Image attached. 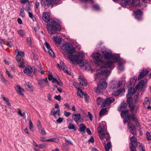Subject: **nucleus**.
<instances>
[{
	"label": "nucleus",
	"instance_id": "15",
	"mask_svg": "<svg viewBox=\"0 0 151 151\" xmlns=\"http://www.w3.org/2000/svg\"><path fill=\"white\" fill-rule=\"evenodd\" d=\"M50 14L49 12H44L42 17L43 20L46 22H48L50 21Z\"/></svg>",
	"mask_w": 151,
	"mask_h": 151
},
{
	"label": "nucleus",
	"instance_id": "38",
	"mask_svg": "<svg viewBox=\"0 0 151 151\" xmlns=\"http://www.w3.org/2000/svg\"><path fill=\"white\" fill-rule=\"evenodd\" d=\"M88 64L86 61L84 63V62L81 65V67L83 70L86 69L88 65Z\"/></svg>",
	"mask_w": 151,
	"mask_h": 151
},
{
	"label": "nucleus",
	"instance_id": "21",
	"mask_svg": "<svg viewBox=\"0 0 151 151\" xmlns=\"http://www.w3.org/2000/svg\"><path fill=\"white\" fill-rule=\"evenodd\" d=\"M60 110L59 109L55 111L54 109H53L52 110L51 114L55 118H57V114H58V116H60Z\"/></svg>",
	"mask_w": 151,
	"mask_h": 151
},
{
	"label": "nucleus",
	"instance_id": "33",
	"mask_svg": "<svg viewBox=\"0 0 151 151\" xmlns=\"http://www.w3.org/2000/svg\"><path fill=\"white\" fill-rule=\"evenodd\" d=\"M107 111V110L106 108L101 109L100 111L99 116H103L105 115Z\"/></svg>",
	"mask_w": 151,
	"mask_h": 151
},
{
	"label": "nucleus",
	"instance_id": "34",
	"mask_svg": "<svg viewBox=\"0 0 151 151\" xmlns=\"http://www.w3.org/2000/svg\"><path fill=\"white\" fill-rule=\"evenodd\" d=\"M79 130L81 132H83L86 129V126L83 124H81L79 125Z\"/></svg>",
	"mask_w": 151,
	"mask_h": 151
},
{
	"label": "nucleus",
	"instance_id": "27",
	"mask_svg": "<svg viewBox=\"0 0 151 151\" xmlns=\"http://www.w3.org/2000/svg\"><path fill=\"white\" fill-rule=\"evenodd\" d=\"M53 39L55 42L57 43L60 44L61 43V39L60 37L58 36H54Z\"/></svg>",
	"mask_w": 151,
	"mask_h": 151
},
{
	"label": "nucleus",
	"instance_id": "40",
	"mask_svg": "<svg viewBox=\"0 0 151 151\" xmlns=\"http://www.w3.org/2000/svg\"><path fill=\"white\" fill-rule=\"evenodd\" d=\"M3 99L6 102V104L9 106L11 105L10 103L8 98L4 97L3 95L2 96Z\"/></svg>",
	"mask_w": 151,
	"mask_h": 151
},
{
	"label": "nucleus",
	"instance_id": "61",
	"mask_svg": "<svg viewBox=\"0 0 151 151\" xmlns=\"http://www.w3.org/2000/svg\"><path fill=\"white\" fill-rule=\"evenodd\" d=\"M47 51L50 56H53V55H54V53L53 52L51 49L47 50Z\"/></svg>",
	"mask_w": 151,
	"mask_h": 151
},
{
	"label": "nucleus",
	"instance_id": "64",
	"mask_svg": "<svg viewBox=\"0 0 151 151\" xmlns=\"http://www.w3.org/2000/svg\"><path fill=\"white\" fill-rule=\"evenodd\" d=\"M54 98L60 101L61 100V96L60 95L56 96L55 95V96Z\"/></svg>",
	"mask_w": 151,
	"mask_h": 151
},
{
	"label": "nucleus",
	"instance_id": "58",
	"mask_svg": "<svg viewBox=\"0 0 151 151\" xmlns=\"http://www.w3.org/2000/svg\"><path fill=\"white\" fill-rule=\"evenodd\" d=\"M77 94L78 96H79L80 97H81L83 95V93L81 90H78L77 92Z\"/></svg>",
	"mask_w": 151,
	"mask_h": 151
},
{
	"label": "nucleus",
	"instance_id": "62",
	"mask_svg": "<svg viewBox=\"0 0 151 151\" xmlns=\"http://www.w3.org/2000/svg\"><path fill=\"white\" fill-rule=\"evenodd\" d=\"M37 124L38 129L42 127V126H41L40 121L39 120L38 121Z\"/></svg>",
	"mask_w": 151,
	"mask_h": 151
},
{
	"label": "nucleus",
	"instance_id": "31",
	"mask_svg": "<svg viewBox=\"0 0 151 151\" xmlns=\"http://www.w3.org/2000/svg\"><path fill=\"white\" fill-rule=\"evenodd\" d=\"M125 91L124 89H121L119 90H118L116 92H114V93H113V94L116 96H117L123 92H124Z\"/></svg>",
	"mask_w": 151,
	"mask_h": 151
},
{
	"label": "nucleus",
	"instance_id": "23",
	"mask_svg": "<svg viewBox=\"0 0 151 151\" xmlns=\"http://www.w3.org/2000/svg\"><path fill=\"white\" fill-rule=\"evenodd\" d=\"M134 13L136 14L135 18L138 19H139L142 14V12L139 9H137L135 11Z\"/></svg>",
	"mask_w": 151,
	"mask_h": 151
},
{
	"label": "nucleus",
	"instance_id": "4",
	"mask_svg": "<svg viewBox=\"0 0 151 151\" xmlns=\"http://www.w3.org/2000/svg\"><path fill=\"white\" fill-rule=\"evenodd\" d=\"M98 133L99 137L101 140L105 138L106 141H108L110 139V136L108 133L106 132V126L105 122L101 123L98 128Z\"/></svg>",
	"mask_w": 151,
	"mask_h": 151
},
{
	"label": "nucleus",
	"instance_id": "45",
	"mask_svg": "<svg viewBox=\"0 0 151 151\" xmlns=\"http://www.w3.org/2000/svg\"><path fill=\"white\" fill-rule=\"evenodd\" d=\"M17 32L19 36L22 37H23L24 34V31L22 29H19L17 31Z\"/></svg>",
	"mask_w": 151,
	"mask_h": 151
},
{
	"label": "nucleus",
	"instance_id": "16",
	"mask_svg": "<svg viewBox=\"0 0 151 151\" xmlns=\"http://www.w3.org/2000/svg\"><path fill=\"white\" fill-rule=\"evenodd\" d=\"M72 119L74 120L76 122L83 120V119H81L80 114H73L72 116Z\"/></svg>",
	"mask_w": 151,
	"mask_h": 151
},
{
	"label": "nucleus",
	"instance_id": "19",
	"mask_svg": "<svg viewBox=\"0 0 151 151\" xmlns=\"http://www.w3.org/2000/svg\"><path fill=\"white\" fill-rule=\"evenodd\" d=\"M120 81H117L112 84L111 86V88L113 90L116 89L120 87Z\"/></svg>",
	"mask_w": 151,
	"mask_h": 151
},
{
	"label": "nucleus",
	"instance_id": "28",
	"mask_svg": "<svg viewBox=\"0 0 151 151\" xmlns=\"http://www.w3.org/2000/svg\"><path fill=\"white\" fill-rule=\"evenodd\" d=\"M26 88L29 91H32L33 90V88L31 84L28 83H26L25 85Z\"/></svg>",
	"mask_w": 151,
	"mask_h": 151
},
{
	"label": "nucleus",
	"instance_id": "49",
	"mask_svg": "<svg viewBox=\"0 0 151 151\" xmlns=\"http://www.w3.org/2000/svg\"><path fill=\"white\" fill-rule=\"evenodd\" d=\"M129 107L130 108V111L132 114L133 113L135 108V106L134 105H129Z\"/></svg>",
	"mask_w": 151,
	"mask_h": 151
},
{
	"label": "nucleus",
	"instance_id": "60",
	"mask_svg": "<svg viewBox=\"0 0 151 151\" xmlns=\"http://www.w3.org/2000/svg\"><path fill=\"white\" fill-rule=\"evenodd\" d=\"M63 120V119L62 117H59L56 120L57 122L58 123H60L62 122Z\"/></svg>",
	"mask_w": 151,
	"mask_h": 151
},
{
	"label": "nucleus",
	"instance_id": "46",
	"mask_svg": "<svg viewBox=\"0 0 151 151\" xmlns=\"http://www.w3.org/2000/svg\"><path fill=\"white\" fill-rule=\"evenodd\" d=\"M20 15L23 18H24L25 17L24 9L22 8H21L20 9Z\"/></svg>",
	"mask_w": 151,
	"mask_h": 151
},
{
	"label": "nucleus",
	"instance_id": "8",
	"mask_svg": "<svg viewBox=\"0 0 151 151\" xmlns=\"http://www.w3.org/2000/svg\"><path fill=\"white\" fill-rule=\"evenodd\" d=\"M61 48L64 51L68 52L69 54L72 53L76 51L75 48L71 45L69 43L63 44Z\"/></svg>",
	"mask_w": 151,
	"mask_h": 151
},
{
	"label": "nucleus",
	"instance_id": "48",
	"mask_svg": "<svg viewBox=\"0 0 151 151\" xmlns=\"http://www.w3.org/2000/svg\"><path fill=\"white\" fill-rule=\"evenodd\" d=\"M68 127L69 129H74L75 131L76 130V129L75 128V125L71 123H70L69 124Z\"/></svg>",
	"mask_w": 151,
	"mask_h": 151
},
{
	"label": "nucleus",
	"instance_id": "53",
	"mask_svg": "<svg viewBox=\"0 0 151 151\" xmlns=\"http://www.w3.org/2000/svg\"><path fill=\"white\" fill-rule=\"evenodd\" d=\"M138 144H139V150L142 151H145V148L143 145L139 142Z\"/></svg>",
	"mask_w": 151,
	"mask_h": 151
},
{
	"label": "nucleus",
	"instance_id": "54",
	"mask_svg": "<svg viewBox=\"0 0 151 151\" xmlns=\"http://www.w3.org/2000/svg\"><path fill=\"white\" fill-rule=\"evenodd\" d=\"M130 119V115L128 114L127 117L124 119V123H125V122H128V120Z\"/></svg>",
	"mask_w": 151,
	"mask_h": 151
},
{
	"label": "nucleus",
	"instance_id": "18",
	"mask_svg": "<svg viewBox=\"0 0 151 151\" xmlns=\"http://www.w3.org/2000/svg\"><path fill=\"white\" fill-rule=\"evenodd\" d=\"M80 83L82 86H86L87 84V82L85 78L83 76H80L78 78Z\"/></svg>",
	"mask_w": 151,
	"mask_h": 151
},
{
	"label": "nucleus",
	"instance_id": "2",
	"mask_svg": "<svg viewBox=\"0 0 151 151\" xmlns=\"http://www.w3.org/2000/svg\"><path fill=\"white\" fill-rule=\"evenodd\" d=\"M103 55L104 58L110 59L112 60V61H109L105 62L104 63V65L101 67L100 70H104L103 69L105 68H109L112 69L114 67L113 63L117 61L119 57L118 54H113L111 52H108L106 51H102Z\"/></svg>",
	"mask_w": 151,
	"mask_h": 151
},
{
	"label": "nucleus",
	"instance_id": "56",
	"mask_svg": "<svg viewBox=\"0 0 151 151\" xmlns=\"http://www.w3.org/2000/svg\"><path fill=\"white\" fill-rule=\"evenodd\" d=\"M137 147L129 146V149L130 151H137L136 148Z\"/></svg>",
	"mask_w": 151,
	"mask_h": 151
},
{
	"label": "nucleus",
	"instance_id": "59",
	"mask_svg": "<svg viewBox=\"0 0 151 151\" xmlns=\"http://www.w3.org/2000/svg\"><path fill=\"white\" fill-rule=\"evenodd\" d=\"M48 80L49 81H52V82H53V81L55 78L53 77L52 75V74H50L48 75Z\"/></svg>",
	"mask_w": 151,
	"mask_h": 151
},
{
	"label": "nucleus",
	"instance_id": "6",
	"mask_svg": "<svg viewBox=\"0 0 151 151\" xmlns=\"http://www.w3.org/2000/svg\"><path fill=\"white\" fill-rule=\"evenodd\" d=\"M57 0H42L41 4L45 7H48L51 4L53 6H56L62 3L61 1H56Z\"/></svg>",
	"mask_w": 151,
	"mask_h": 151
},
{
	"label": "nucleus",
	"instance_id": "14",
	"mask_svg": "<svg viewBox=\"0 0 151 151\" xmlns=\"http://www.w3.org/2000/svg\"><path fill=\"white\" fill-rule=\"evenodd\" d=\"M118 67L119 70L122 71L124 70V68L123 65L124 63L125 62L122 59H119L118 60Z\"/></svg>",
	"mask_w": 151,
	"mask_h": 151
},
{
	"label": "nucleus",
	"instance_id": "42",
	"mask_svg": "<svg viewBox=\"0 0 151 151\" xmlns=\"http://www.w3.org/2000/svg\"><path fill=\"white\" fill-rule=\"evenodd\" d=\"M47 141H50L52 142H59V140L58 139L55 138H53L47 139Z\"/></svg>",
	"mask_w": 151,
	"mask_h": 151
},
{
	"label": "nucleus",
	"instance_id": "20",
	"mask_svg": "<svg viewBox=\"0 0 151 151\" xmlns=\"http://www.w3.org/2000/svg\"><path fill=\"white\" fill-rule=\"evenodd\" d=\"M149 72L148 70L146 69L143 70L140 73L139 76L138 78V80H140L146 76Z\"/></svg>",
	"mask_w": 151,
	"mask_h": 151
},
{
	"label": "nucleus",
	"instance_id": "11",
	"mask_svg": "<svg viewBox=\"0 0 151 151\" xmlns=\"http://www.w3.org/2000/svg\"><path fill=\"white\" fill-rule=\"evenodd\" d=\"M128 124L129 129L130 132L133 134H136V131L134 125L131 122H129Z\"/></svg>",
	"mask_w": 151,
	"mask_h": 151
},
{
	"label": "nucleus",
	"instance_id": "5",
	"mask_svg": "<svg viewBox=\"0 0 151 151\" xmlns=\"http://www.w3.org/2000/svg\"><path fill=\"white\" fill-rule=\"evenodd\" d=\"M84 56L85 55L83 53L80 52L78 55H69L68 56L67 58L71 61L80 64L82 62Z\"/></svg>",
	"mask_w": 151,
	"mask_h": 151
},
{
	"label": "nucleus",
	"instance_id": "9",
	"mask_svg": "<svg viewBox=\"0 0 151 151\" xmlns=\"http://www.w3.org/2000/svg\"><path fill=\"white\" fill-rule=\"evenodd\" d=\"M34 69L31 67L27 66L25 67L24 70V73L31 77L32 76V73L33 72Z\"/></svg>",
	"mask_w": 151,
	"mask_h": 151
},
{
	"label": "nucleus",
	"instance_id": "29",
	"mask_svg": "<svg viewBox=\"0 0 151 151\" xmlns=\"http://www.w3.org/2000/svg\"><path fill=\"white\" fill-rule=\"evenodd\" d=\"M16 89L17 92L19 94L22 95H23L22 93L24 92V90L23 89H22L19 86H17L16 87Z\"/></svg>",
	"mask_w": 151,
	"mask_h": 151
},
{
	"label": "nucleus",
	"instance_id": "10",
	"mask_svg": "<svg viewBox=\"0 0 151 151\" xmlns=\"http://www.w3.org/2000/svg\"><path fill=\"white\" fill-rule=\"evenodd\" d=\"M114 101V99L112 97H109L104 99V103L103 104L104 107L109 106L111 103Z\"/></svg>",
	"mask_w": 151,
	"mask_h": 151
},
{
	"label": "nucleus",
	"instance_id": "30",
	"mask_svg": "<svg viewBox=\"0 0 151 151\" xmlns=\"http://www.w3.org/2000/svg\"><path fill=\"white\" fill-rule=\"evenodd\" d=\"M127 106V104L126 103L124 102H123L122 103L119 107V108L118 110L119 111H122L123 110V109L125 108Z\"/></svg>",
	"mask_w": 151,
	"mask_h": 151
},
{
	"label": "nucleus",
	"instance_id": "51",
	"mask_svg": "<svg viewBox=\"0 0 151 151\" xmlns=\"http://www.w3.org/2000/svg\"><path fill=\"white\" fill-rule=\"evenodd\" d=\"M122 113L121 114V116L122 117H124V115L128 114V110H122Z\"/></svg>",
	"mask_w": 151,
	"mask_h": 151
},
{
	"label": "nucleus",
	"instance_id": "37",
	"mask_svg": "<svg viewBox=\"0 0 151 151\" xmlns=\"http://www.w3.org/2000/svg\"><path fill=\"white\" fill-rule=\"evenodd\" d=\"M53 83H57V84L60 86L62 87L63 86V84L61 81L59 79V80H57L56 79H54L53 81Z\"/></svg>",
	"mask_w": 151,
	"mask_h": 151
},
{
	"label": "nucleus",
	"instance_id": "24",
	"mask_svg": "<svg viewBox=\"0 0 151 151\" xmlns=\"http://www.w3.org/2000/svg\"><path fill=\"white\" fill-rule=\"evenodd\" d=\"M96 101L98 105H101L102 107H104L103 104L104 103V99L101 97H99L97 98Z\"/></svg>",
	"mask_w": 151,
	"mask_h": 151
},
{
	"label": "nucleus",
	"instance_id": "39",
	"mask_svg": "<svg viewBox=\"0 0 151 151\" xmlns=\"http://www.w3.org/2000/svg\"><path fill=\"white\" fill-rule=\"evenodd\" d=\"M127 102L129 104V105H131L132 102V99L131 98V96L129 95H127Z\"/></svg>",
	"mask_w": 151,
	"mask_h": 151
},
{
	"label": "nucleus",
	"instance_id": "44",
	"mask_svg": "<svg viewBox=\"0 0 151 151\" xmlns=\"http://www.w3.org/2000/svg\"><path fill=\"white\" fill-rule=\"evenodd\" d=\"M29 17L32 19L33 21H34L36 20V19L32 14L30 12H28Z\"/></svg>",
	"mask_w": 151,
	"mask_h": 151
},
{
	"label": "nucleus",
	"instance_id": "52",
	"mask_svg": "<svg viewBox=\"0 0 151 151\" xmlns=\"http://www.w3.org/2000/svg\"><path fill=\"white\" fill-rule=\"evenodd\" d=\"M0 78L2 81L5 84H7V81L3 77L2 75L1 74H0Z\"/></svg>",
	"mask_w": 151,
	"mask_h": 151
},
{
	"label": "nucleus",
	"instance_id": "25",
	"mask_svg": "<svg viewBox=\"0 0 151 151\" xmlns=\"http://www.w3.org/2000/svg\"><path fill=\"white\" fill-rule=\"evenodd\" d=\"M60 68L63 70L65 72L68 74L70 75L71 74V73L70 71H68L67 67L64 65L63 63H60Z\"/></svg>",
	"mask_w": 151,
	"mask_h": 151
},
{
	"label": "nucleus",
	"instance_id": "12",
	"mask_svg": "<svg viewBox=\"0 0 151 151\" xmlns=\"http://www.w3.org/2000/svg\"><path fill=\"white\" fill-rule=\"evenodd\" d=\"M93 58L94 59L96 64H99V63L101 62V56L99 53H96L92 55Z\"/></svg>",
	"mask_w": 151,
	"mask_h": 151
},
{
	"label": "nucleus",
	"instance_id": "55",
	"mask_svg": "<svg viewBox=\"0 0 151 151\" xmlns=\"http://www.w3.org/2000/svg\"><path fill=\"white\" fill-rule=\"evenodd\" d=\"M146 135L147 140L148 141L150 140L151 139V136L150 133L147 132H146Z\"/></svg>",
	"mask_w": 151,
	"mask_h": 151
},
{
	"label": "nucleus",
	"instance_id": "35",
	"mask_svg": "<svg viewBox=\"0 0 151 151\" xmlns=\"http://www.w3.org/2000/svg\"><path fill=\"white\" fill-rule=\"evenodd\" d=\"M39 132L42 135H45L46 133L44 129L42 127L38 129Z\"/></svg>",
	"mask_w": 151,
	"mask_h": 151
},
{
	"label": "nucleus",
	"instance_id": "43",
	"mask_svg": "<svg viewBox=\"0 0 151 151\" xmlns=\"http://www.w3.org/2000/svg\"><path fill=\"white\" fill-rule=\"evenodd\" d=\"M131 119L134 122H137V120L136 117H135V115L134 113L132 114L131 115H130V119Z\"/></svg>",
	"mask_w": 151,
	"mask_h": 151
},
{
	"label": "nucleus",
	"instance_id": "57",
	"mask_svg": "<svg viewBox=\"0 0 151 151\" xmlns=\"http://www.w3.org/2000/svg\"><path fill=\"white\" fill-rule=\"evenodd\" d=\"M150 101H149V99L147 98H146L145 99L144 102L143 104L144 105H145L146 104H150Z\"/></svg>",
	"mask_w": 151,
	"mask_h": 151
},
{
	"label": "nucleus",
	"instance_id": "13",
	"mask_svg": "<svg viewBox=\"0 0 151 151\" xmlns=\"http://www.w3.org/2000/svg\"><path fill=\"white\" fill-rule=\"evenodd\" d=\"M130 143L129 146L137 147L139 142H137V139L134 136L132 137L130 139Z\"/></svg>",
	"mask_w": 151,
	"mask_h": 151
},
{
	"label": "nucleus",
	"instance_id": "63",
	"mask_svg": "<svg viewBox=\"0 0 151 151\" xmlns=\"http://www.w3.org/2000/svg\"><path fill=\"white\" fill-rule=\"evenodd\" d=\"M45 45L47 49V50L50 49V45L47 42H45Z\"/></svg>",
	"mask_w": 151,
	"mask_h": 151
},
{
	"label": "nucleus",
	"instance_id": "22",
	"mask_svg": "<svg viewBox=\"0 0 151 151\" xmlns=\"http://www.w3.org/2000/svg\"><path fill=\"white\" fill-rule=\"evenodd\" d=\"M103 144H105L104 146L106 151H109L110 149H111V144L110 142H108L106 144H105V141L102 142Z\"/></svg>",
	"mask_w": 151,
	"mask_h": 151
},
{
	"label": "nucleus",
	"instance_id": "47",
	"mask_svg": "<svg viewBox=\"0 0 151 151\" xmlns=\"http://www.w3.org/2000/svg\"><path fill=\"white\" fill-rule=\"evenodd\" d=\"M93 9L96 11H98L100 10V8L98 5L97 4H94L93 6Z\"/></svg>",
	"mask_w": 151,
	"mask_h": 151
},
{
	"label": "nucleus",
	"instance_id": "41",
	"mask_svg": "<svg viewBox=\"0 0 151 151\" xmlns=\"http://www.w3.org/2000/svg\"><path fill=\"white\" fill-rule=\"evenodd\" d=\"M38 83L40 86L41 87L44 88L45 86V84L43 82V80H42V79L40 80H38Z\"/></svg>",
	"mask_w": 151,
	"mask_h": 151
},
{
	"label": "nucleus",
	"instance_id": "36",
	"mask_svg": "<svg viewBox=\"0 0 151 151\" xmlns=\"http://www.w3.org/2000/svg\"><path fill=\"white\" fill-rule=\"evenodd\" d=\"M29 128L30 129V130L32 131V132H33L34 131V126L33 125V124L32 122V121L31 120H29Z\"/></svg>",
	"mask_w": 151,
	"mask_h": 151
},
{
	"label": "nucleus",
	"instance_id": "32",
	"mask_svg": "<svg viewBox=\"0 0 151 151\" xmlns=\"http://www.w3.org/2000/svg\"><path fill=\"white\" fill-rule=\"evenodd\" d=\"M128 94L127 95H129L131 96L135 92V89L133 88H131L128 89Z\"/></svg>",
	"mask_w": 151,
	"mask_h": 151
},
{
	"label": "nucleus",
	"instance_id": "7",
	"mask_svg": "<svg viewBox=\"0 0 151 151\" xmlns=\"http://www.w3.org/2000/svg\"><path fill=\"white\" fill-rule=\"evenodd\" d=\"M16 52H17V56L16 60L19 64V66L20 67L24 68V63L23 61L22 57L24 56V53L23 52H19L17 50Z\"/></svg>",
	"mask_w": 151,
	"mask_h": 151
},
{
	"label": "nucleus",
	"instance_id": "3",
	"mask_svg": "<svg viewBox=\"0 0 151 151\" xmlns=\"http://www.w3.org/2000/svg\"><path fill=\"white\" fill-rule=\"evenodd\" d=\"M46 27L50 35L56 34L60 30V22L57 19H51L50 22L47 24Z\"/></svg>",
	"mask_w": 151,
	"mask_h": 151
},
{
	"label": "nucleus",
	"instance_id": "1",
	"mask_svg": "<svg viewBox=\"0 0 151 151\" xmlns=\"http://www.w3.org/2000/svg\"><path fill=\"white\" fill-rule=\"evenodd\" d=\"M111 71L105 69L98 70L95 76V78H103L97 84L96 87L94 88L96 92L97 93H101L105 90L107 86V83L105 79H106L109 75Z\"/></svg>",
	"mask_w": 151,
	"mask_h": 151
},
{
	"label": "nucleus",
	"instance_id": "50",
	"mask_svg": "<svg viewBox=\"0 0 151 151\" xmlns=\"http://www.w3.org/2000/svg\"><path fill=\"white\" fill-rule=\"evenodd\" d=\"M25 10H26L27 12H29L30 10H31V6L30 5L29 2H28L27 4Z\"/></svg>",
	"mask_w": 151,
	"mask_h": 151
},
{
	"label": "nucleus",
	"instance_id": "26",
	"mask_svg": "<svg viewBox=\"0 0 151 151\" xmlns=\"http://www.w3.org/2000/svg\"><path fill=\"white\" fill-rule=\"evenodd\" d=\"M135 0H125L124 3L126 5L128 4L130 6H135L136 5L134 3Z\"/></svg>",
	"mask_w": 151,
	"mask_h": 151
},
{
	"label": "nucleus",
	"instance_id": "17",
	"mask_svg": "<svg viewBox=\"0 0 151 151\" xmlns=\"http://www.w3.org/2000/svg\"><path fill=\"white\" fill-rule=\"evenodd\" d=\"M145 84V82L143 80L141 81L136 86V90H142L144 87Z\"/></svg>",
	"mask_w": 151,
	"mask_h": 151
}]
</instances>
